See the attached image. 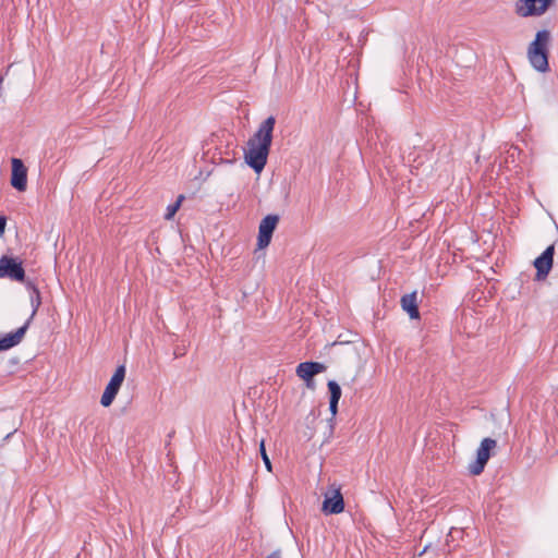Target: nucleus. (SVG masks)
Wrapping results in <instances>:
<instances>
[{
	"instance_id": "obj_21",
	"label": "nucleus",
	"mask_w": 558,
	"mask_h": 558,
	"mask_svg": "<svg viewBox=\"0 0 558 558\" xmlns=\"http://www.w3.org/2000/svg\"><path fill=\"white\" fill-rule=\"evenodd\" d=\"M266 558H282L281 550L276 549L272 553H270L268 556H266Z\"/></svg>"
},
{
	"instance_id": "obj_1",
	"label": "nucleus",
	"mask_w": 558,
	"mask_h": 558,
	"mask_svg": "<svg viewBox=\"0 0 558 558\" xmlns=\"http://www.w3.org/2000/svg\"><path fill=\"white\" fill-rule=\"evenodd\" d=\"M275 124V117H268L246 143L244 159L256 173H260L267 163Z\"/></svg>"
},
{
	"instance_id": "obj_6",
	"label": "nucleus",
	"mask_w": 558,
	"mask_h": 558,
	"mask_svg": "<svg viewBox=\"0 0 558 558\" xmlns=\"http://www.w3.org/2000/svg\"><path fill=\"white\" fill-rule=\"evenodd\" d=\"M279 222V216L267 215L259 223L257 245L259 248H265L271 241L272 233Z\"/></svg>"
},
{
	"instance_id": "obj_18",
	"label": "nucleus",
	"mask_w": 558,
	"mask_h": 558,
	"mask_svg": "<svg viewBox=\"0 0 558 558\" xmlns=\"http://www.w3.org/2000/svg\"><path fill=\"white\" fill-rule=\"evenodd\" d=\"M259 451H260V456H262V459L265 463V466L267 468L268 471H271V462H270V459L266 452V449H265V441L262 440L260 444H259Z\"/></svg>"
},
{
	"instance_id": "obj_11",
	"label": "nucleus",
	"mask_w": 558,
	"mask_h": 558,
	"mask_svg": "<svg viewBox=\"0 0 558 558\" xmlns=\"http://www.w3.org/2000/svg\"><path fill=\"white\" fill-rule=\"evenodd\" d=\"M28 326L29 320H26V323L22 327L17 328L14 332L0 337V351H5L17 345L23 340Z\"/></svg>"
},
{
	"instance_id": "obj_17",
	"label": "nucleus",
	"mask_w": 558,
	"mask_h": 558,
	"mask_svg": "<svg viewBox=\"0 0 558 558\" xmlns=\"http://www.w3.org/2000/svg\"><path fill=\"white\" fill-rule=\"evenodd\" d=\"M327 386L330 392V402H339L341 398L340 386L335 380H329Z\"/></svg>"
},
{
	"instance_id": "obj_9",
	"label": "nucleus",
	"mask_w": 558,
	"mask_h": 558,
	"mask_svg": "<svg viewBox=\"0 0 558 558\" xmlns=\"http://www.w3.org/2000/svg\"><path fill=\"white\" fill-rule=\"evenodd\" d=\"M555 245H549L535 260L536 279H545L551 270L554 263Z\"/></svg>"
},
{
	"instance_id": "obj_10",
	"label": "nucleus",
	"mask_w": 558,
	"mask_h": 558,
	"mask_svg": "<svg viewBox=\"0 0 558 558\" xmlns=\"http://www.w3.org/2000/svg\"><path fill=\"white\" fill-rule=\"evenodd\" d=\"M11 184L17 191H25L27 185V169L21 159H12V177Z\"/></svg>"
},
{
	"instance_id": "obj_12",
	"label": "nucleus",
	"mask_w": 558,
	"mask_h": 558,
	"mask_svg": "<svg viewBox=\"0 0 558 558\" xmlns=\"http://www.w3.org/2000/svg\"><path fill=\"white\" fill-rule=\"evenodd\" d=\"M400 304L402 310L408 313L411 319L420 318L416 291L404 294L400 300Z\"/></svg>"
},
{
	"instance_id": "obj_3",
	"label": "nucleus",
	"mask_w": 558,
	"mask_h": 558,
	"mask_svg": "<svg viewBox=\"0 0 558 558\" xmlns=\"http://www.w3.org/2000/svg\"><path fill=\"white\" fill-rule=\"evenodd\" d=\"M496 448L497 441L495 439L490 437L484 438L481 441L478 448L476 449L475 461L469 464V472L472 475H480L484 471L489 458L492 457Z\"/></svg>"
},
{
	"instance_id": "obj_7",
	"label": "nucleus",
	"mask_w": 558,
	"mask_h": 558,
	"mask_svg": "<svg viewBox=\"0 0 558 558\" xmlns=\"http://www.w3.org/2000/svg\"><path fill=\"white\" fill-rule=\"evenodd\" d=\"M344 509L343 496L339 487H331L326 494L323 502V512L326 514H338Z\"/></svg>"
},
{
	"instance_id": "obj_2",
	"label": "nucleus",
	"mask_w": 558,
	"mask_h": 558,
	"mask_svg": "<svg viewBox=\"0 0 558 558\" xmlns=\"http://www.w3.org/2000/svg\"><path fill=\"white\" fill-rule=\"evenodd\" d=\"M550 40V32L542 29L536 33L534 40L527 47V59L531 65L542 73L549 70L548 47Z\"/></svg>"
},
{
	"instance_id": "obj_19",
	"label": "nucleus",
	"mask_w": 558,
	"mask_h": 558,
	"mask_svg": "<svg viewBox=\"0 0 558 558\" xmlns=\"http://www.w3.org/2000/svg\"><path fill=\"white\" fill-rule=\"evenodd\" d=\"M7 218L0 215V235H2L5 231Z\"/></svg>"
},
{
	"instance_id": "obj_8",
	"label": "nucleus",
	"mask_w": 558,
	"mask_h": 558,
	"mask_svg": "<svg viewBox=\"0 0 558 558\" xmlns=\"http://www.w3.org/2000/svg\"><path fill=\"white\" fill-rule=\"evenodd\" d=\"M326 369V366L319 362H302L296 366V375L303 379L308 389H314L313 377Z\"/></svg>"
},
{
	"instance_id": "obj_14",
	"label": "nucleus",
	"mask_w": 558,
	"mask_h": 558,
	"mask_svg": "<svg viewBox=\"0 0 558 558\" xmlns=\"http://www.w3.org/2000/svg\"><path fill=\"white\" fill-rule=\"evenodd\" d=\"M27 287L32 289L31 304L33 306V312H32L31 317L27 319L31 322L33 319V317L35 316V314L37 313L38 307L41 304V299H40L39 290L33 283H31V282L27 283Z\"/></svg>"
},
{
	"instance_id": "obj_16",
	"label": "nucleus",
	"mask_w": 558,
	"mask_h": 558,
	"mask_svg": "<svg viewBox=\"0 0 558 558\" xmlns=\"http://www.w3.org/2000/svg\"><path fill=\"white\" fill-rule=\"evenodd\" d=\"M183 199H184V195H179L177 201L173 204H170L167 207V210H166V214H165V219L170 220V219H172L174 217V215L179 210Z\"/></svg>"
},
{
	"instance_id": "obj_20",
	"label": "nucleus",
	"mask_w": 558,
	"mask_h": 558,
	"mask_svg": "<svg viewBox=\"0 0 558 558\" xmlns=\"http://www.w3.org/2000/svg\"><path fill=\"white\" fill-rule=\"evenodd\" d=\"M329 410L331 412V415L335 416L338 412V402H330L329 401Z\"/></svg>"
},
{
	"instance_id": "obj_15",
	"label": "nucleus",
	"mask_w": 558,
	"mask_h": 558,
	"mask_svg": "<svg viewBox=\"0 0 558 558\" xmlns=\"http://www.w3.org/2000/svg\"><path fill=\"white\" fill-rule=\"evenodd\" d=\"M125 372L124 365L118 366L109 383L120 388L125 378Z\"/></svg>"
},
{
	"instance_id": "obj_4",
	"label": "nucleus",
	"mask_w": 558,
	"mask_h": 558,
	"mask_svg": "<svg viewBox=\"0 0 558 558\" xmlns=\"http://www.w3.org/2000/svg\"><path fill=\"white\" fill-rule=\"evenodd\" d=\"M0 278L23 282L25 270L22 259L13 255H2L0 257Z\"/></svg>"
},
{
	"instance_id": "obj_5",
	"label": "nucleus",
	"mask_w": 558,
	"mask_h": 558,
	"mask_svg": "<svg viewBox=\"0 0 558 558\" xmlns=\"http://www.w3.org/2000/svg\"><path fill=\"white\" fill-rule=\"evenodd\" d=\"M555 0H518L514 11L519 16H538L544 14Z\"/></svg>"
},
{
	"instance_id": "obj_13",
	"label": "nucleus",
	"mask_w": 558,
	"mask_h": 558,
	"mask_svg": "<svg viewBox=\"0 0 558 558\" xmlns=\"http://www.w3.org/2000/svg\"><path fill=\"white\" fill-rule=\"evenodd\" d=\"M120 388L108 383L105 391L101 396L100 403L102 407L107 408L112 404L116 396L118 395Z\"/></svg>"
}]
</instances>
